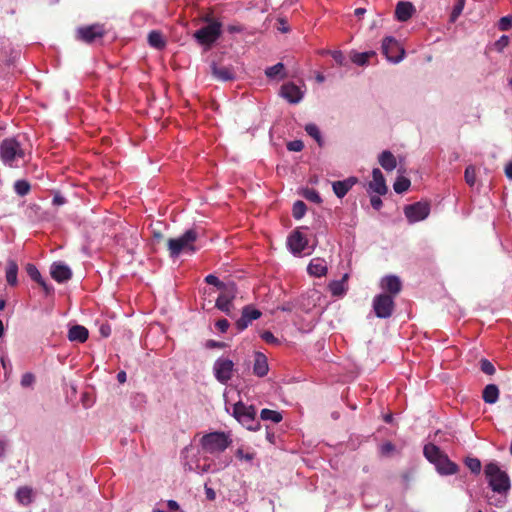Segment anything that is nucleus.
Listing matches in <instances>:
<instances>
[{
  "mask_svg": "<svg viewBox=\"0 0 512 512\" xmlns=\"http://www.w3.org/2000/svg\"><path fill=\"white\" fill-rule=\"evenodd\" d=\"M426 459L434 464L437 472L441 475H452L457 473L458 466L452 462L448 456L440 450L438 446L428 443L423 449Z\"/></svg>",
  "mask_w": 512,
  "mask_h": 512,
  "instance_id": "obj_1",
  "label": "nucleus"
},
{
  "mask_svg": "<svg viewBox=\"0 0 512 512\" xmlns=\"http://www.w3.org/2000/svg\"><path fill=\"white\" fill-rule=\"evenodd\" d=\"M25 156V150L17 139L6 138L1 142L0 159L4 165L18 167L20 163H25Z\"/></svg>",
  "mask_w": 512,
  "mask_h": 512,
  "instance_id": "obj_2",
  "label": "nucleus"
},
{
  "mask_svg": "<svg viewBox=\"0 0 512 512\" xmlns=\"http://www.w3.org/2000/svg\"><path fill=\"white\" fill-rule=\"evenodd\" d=\"M484 473L492 491L498 495H506L510 490V478L495 462L486 464Z\"/></svg>",
  "mask_w": 512,
  "mask_h": 512,
  "instance_id": "obj_3",
  "label": "nucleus"
},
{
  "mask_svg": "<svg viewBox=\"0 0 512 512\" xmlns=\"http://www.w3.org/2000/svg\"><path fill=\"white\" fill-rule=\"evenodd\" d=\"M232 443V439L225 432H211L200 439V445L205 453L217 455L224 452Z\"/></svg>",
  "mask_w": 512,
  "mask_h": 512,
  "instance_id": "obj_4",
  "label": "nucleus"
},
{
  "mask_svg": "<svg viewBox=\"0 0 512 512\" xmlns=\"http://www.w3.org/2000/svg\"><path fill=\"white\" fill-rule=\"evenodd\" d=\"M197 238L198 233L195 229H189L177 238H170L167 242L170 256L177 257L182 252L194 253L196 251L194 243Z\"/></svg>",
  "mask_w": 512,
  "mask_h": 512,
  "instance_id": "obj_5",
  "label": "nucleus"
},
{
  "mask_svg": "<svg viewBox=\"0 0 512 512\" xmlns=\"http://www.w3.org/2000/svg\"><path fill=\"white\" fill-rule=\"evenodd\" d=\"M233 416L249 430H257L259 422L256 420V409L254 406H247L239 401L233 405Z\"/></svg>",
  "mask_w": 512,
  "mask_h": 512,
  "instance_id": "obj_6",
  "label": "nucleus"
},
{
  "mask_svg": "<svg viewBox=\"0 0 512 512\" xmlns=\"http://www.w3.org/2000/svg\"><path fill=\"white\" fill-rule=\"evenodd\" d=\"M221 35V23L214 21L194 33L201 45L211 46Z\"/></svg>",
  "mask_w": 512,
  "mask_h": 512,
  "instance_id": "obj_7",
  "label": "nucleus"
},
{
  "mask_svg": "<svg viewBox=\"0 0 512 512\" xmlns=\"http://www.w3.org/2000/svg\"><path fill=\"white\" fill-rule=\"evenodd\" d=\"M237 294V289L234 283H228L227 286L221 289V293L218 296L215 306L227 314L228 316L232 315L233 308V300L235 299Z\"/></svg>",
  "mask_w": 512,
  "mask_h": 512,
  "instance_id": "obj_8",
  "label": "nucleus"
},
{
  "mask_svg": "<svg viewBox=\"0 0 512 512\" xmlns=\"http://www.w3.org/2000/svg\"><path fill=\"white\" fill-rule=\"evenodd\" d=\"M381 49L387 60L392 63L400 62L405 55L404 48L391 36L383 39Z\"/></svg>",
  "mask_w": 512,
  "mask_h": 512,
  "instance_id": "obj_9",
  "label": "nucleus"
},
{
  "mask_svg": "<svg viewBox=\"0 0 512 512\" xmlns=\"http://www.w3.org/2000/svg\"><path fill=\"white\" fill-rule=\"evenodd\" d=\"M373 309L378 318H389L394 310V298L388 294H379L373 299Z\"/></svg>",
  "mask_w": 512,
  "mask_h": 512,
  "instance_id": "obj_10",
  "label": "nucleus"
},
{
  "mask_svg": "<svg viewBox=\"0 0 512 512\" xmlns=\"http://www.w3.org/2000/svg\"><path fill=\"white\" fill-rule=\"evenodd\" d=\"M430 206L428 203L417 202L404 208V214L409 223H416L428 217Z\"/></svg>",
  "mask_w": 512,
  "mask_h": 512,
  "instance_id": "obj_11",
  "label": "nucleus"
},
{
  "mask_svg": "<svg viewBox=\"0 0 512 512\" xmlns=\"http://www.w3.org/2000/svg\"><path fill=\"white\" fill-rule=\"evenodd\" d=\"M233 367L234 363L232 360L226 358L217 359L213 366L215 378L220 383L226 384L232 378Z\"/></svg>",
  "mask_w": 512,
  "mask_h": 512,
  "instance_id": "obj_12",
  "label": "nucleus"
},
{
  "mask_svg": "<svg viewBox=\"0 0 512 512\" xmlns=\"http://www.w3.org/2000/svg\"><path fill=\"white\" fill-rule=\"evenodd\" d=\"M105 34V30L102 25L94 24L86 27H80L77 30V36L79 39L86 43H92L97 38H102Z\"/></svg>",
  "mask_w": 512,
  "mask_h": 512,
  "instance_id": "obj_13",
  "label": "nucleus"
},
{
  "mask_svg": "<svg viewBox=\"0 0 512 512\" xmlns=\"http://www.w3.org/2000/svg\"><path fill=\"white\" fill-rule=\"evenodd\" d=\"M280 95L291 104H297L303 98L301 89L291 82L282 85Z\"/></svg>",
  "mask_w": 512,
  "mask_h": 512,
  "instance_id": "obj_14",
  "label": "nucleus"
},
{
  "mask_svg": "<svg viewBox=\"0 0 512 512\" xmlns=\"http://www.w3.org/2000/svg\"><path fill=\"white\" fill-rule=\"evenodd\" d=\"M261 316V312L251 306H245L242 310L241 317L236 321L238 330L242 331L246 329L249 324L258 319Z\"/></svg>",
  "mask_w": 512,
  "mask_h": 512,
  "instance_id": "obj_15",
  "label": "nucleus"
},
{
  "mask_svg": "<svg viewBox=\"0 0 512 512\" xmlns=\"http://www.w3.org/2000/svg\"><path fill=\"white\" fill-rule=\"evenodd\" d=\"M380 286L384 291L389 293V296H392L393 298L399 294L402 289L401 280L395 275H388L383 277L380 282Z\"/></svg>",
  "mask_w": 512,
  "mask_h": 512,
  "instance_id": "obj_16",
  "label": "nucleus"
},
{
  "mask_svg": "<svg viewBox=\"0 0 512 512\" xmlns=\"http://www.w3.org/2000/svg\"><path fill=\"white\" fill-rule=\"evenodd\" d=\"M308 245V240L306 237L299 231H294L288 237V246L293 254H300L303 252Z\"/></svg>",
  "mask_w": 512,
  "mask_h": 512,
  "instance_id": "obj_17",
  "label": "nucleus"
},
{
  "mask_svg": "<svg viewBox=\"0 0 512 512\" xmlns=\"http://www.w3.org/2000/svg\"><path fill=\"white\" fill-rule=\"evenodd\" d=\"M50 274L52 278L59 283L68 281L72 277L71 269L62 263H53Z\"/></svg>",
  "mask_w": 512,
  "mask_h": 512,
  "instance_id": "obj_18",
  "label": "nucleus"
},
{
  "mask_svg": "<svg viewBox=\"0 0 512 512\" xmlns=\"http://www.w3.org/2000/svg\"><path fill=\"white\" fill-rule=\"evenodd\" d=\"M415 7L411 2L399 1L395 9V17L398 21L405 22L412 17Z\"/></svg>",
  "mask_w": 512,
  "mask_h": 512,
  "instance_id": "obj_19",
  "label": "nucleus"
},
{
  "mask_svg": "<svg viewBox=\"0 0 512 512\" xmlns=\"http://www.w3.org/2000/svg\"><path fill=\"white\" fill-rule=\"evenodd\" d=\"M357 182L356 177H349L343 181L333 182L332 188L338 198H343Z\"/></svg>",
  "mask_w": 512,
  "mask_h": 512,
  "instance_id": "obj_20",
  "label": "nucleus"
},
{
  "mask_svg": "<svg viewBox=\"0 0 512 512\" xmlns=\"http://www.w3.org/2000/svg\"><path fill=\"white\" fill-rule=\"evenodd\" d=\"M373 180L370 182V188L379 195H384L387 192V186L384 176L380 169L374 168L372 171Z\"/></svg>",
  "mask_w": 512,
  "mask_h": 512,
  "instance_id": "obj_21",
  "label": "nucleus"
},
{
  "mask_svg": "<svg viewBox=\"0 0 512 512\" xmlns=\"http://www.w3.org/2000/svg\"><path fill=\"white\" fill-rule=\"evenodd\" d=\"M212 75L220 81H231L235 79V71L232 67L218 66L216 63L211 65Z\"/></svg>",
  "mask_w": 512,
  "mask_h": 512,
  "instance_id": "obj_22",
  "label": "nucleus"
},
{
  "mask_svg": "<svg viewBox=\"0 0 512 512\" xmlns=\"http://www.w3.org/2000/svg\"><path fill=\"white\" fill-rule=\"evenodd\" d=\"M269 371L267 358L262 353H256L255 354V360H254V366H253V372L258 377H264L267 375Z\"/></svg>",
  "mask_w": 512,
  "mask_h": 512,
  "instance_id": "obj_23",
  "label": "nucleus"
},
{
  "mask_svg": "<svg viewBox=\"0 0 512 512\" xmlns=\"http://www.w3.org/2000/svg\"><path fill=\"white\" fill-rule=\"evenodd\" d=\"M26 272L32 280L37 282L44 289L46 294H50L51 292H53V288L47 285V283L43 280L39 270L36 268L35 265L27 264Z\"/></svg>",
  "mask_w": 512,
  "mask_h": 512,
  "instance_id": "obj_24",
  "label": "nucleus"
},
{
  "mask_svg": "<svg viewBox=\"0 0 512 512\" xmlns=\"http://www.w3.org/2000/svg\"><path fill=\"white\" fill-rule=\"evenodd\" d=\"M88 336V330L81 325H74L68 331V339L70 341L83 343L88 339Z\"/></svg>",
  "mask_w": 512,
  "mask_h": 512,
  "instance_id": "obj_25",
  "label": "nucleus"
},
{
  "mask_svg": "<svg viewBox=\"0 0 512 512\" xmlns=\"http://www.w3.org/2000/svg\"><path fill=\"white\" fill-rule=\"evenodd\" d=\"M308 272L316 277L324 276L327 273L326 261L321 258L313 259L308 265Z\"/></svg>",
  "mask_w": 512,
  "mask_h": 512,
  "instance_id": "obj_26",
  "label": "nucleus"
},
{
  "mask_svg": "<svg viewBox=\"0 0 512 512\" xmlns=\"http://www.w3.org/2000/svg\"><path fill=\"white\" fill-rule=\"evenodd\" d=\"M17 501L24 506H27L33 501V491L28 486H22L18 488L16 492Z\"/></svg>",
  "mask_w": 512,
  "mask_h": 512,
  "instance_id": "obj_27",
  "label": "nucleus"
},
{
  "mask_svg": "<svg viewBox=\"0 0 512 512\" xmlns=\"http://www.w3.org/2000/svg\"><path fill=\"white\" fill-rule=\"evenodd\" d=\"M379 163L386 171H392L396 168V159L390 151H383L379 155Z\"/></svg>",
  "mask_w": 512,
  "mask_h": 512,
  "instance_id": "obj_28",
  "label": "nucleus"
},
{
  "mask_svg": "<svg viewBox=\"0 0 512 512\" xmlns=\"http://www.w3.org/2000/svg\"><path fill=\"white\" fill-rule=\"evenodd\" d=\"M18 265L13 260H8L6 267V281L11 286H16L18 283L17 279Z\"/></svg>",
  "mask_w": 512,
  "mask_h": 512,
  "instance_id": "obj_29",
  "label": "nucleus"
},
{
  "mask_svg": "<svg viewBox=\"0 0 512 512\" xmlns=\"http://www.w3.org/2000/svg\"><path fill=\"white\" fill-rule=\"evenodd\" d=\"M483 400L488 404H494L499 397L498 387L494 384L487 385L483 390Z\"/></svg>",
  "mask_w": 512,
  "mask_h": 512,
  "instance_id": "obj_30",
  "label": "nucleus"
},
{
  "mask_svg": "<svg viewBox=\"0 0 512 512\" xmlns=\"http://www.w3.org/2000/svg\"><path fill=\"white\" fill-rule=\"evenodd\" d=\"M348 275L345 274L341 280L332 281L329 284V290L334 296H343L346 292L345 281L347 280Z\"/></svg>",
  "mask_w": 512,
  "mask_h": 512,
  "instance_id": "obj_31",
  "label": "nucleus"
},
{
  "mask_svg": "<svg viewBox=\"0 0 512 512\" xmlns=\"http://www.w3.org/2000/svg\"><path fill=\"white\" fill-rule=\"evenodd\" d=\"M148 43L150 46L156 49H162L165 47L166 42L163 35L159 31H151L148 35Z\"/></svg>",
  "mask_w": 512,
  "mask_h": 512,
  "instance_id": "obj_32",
  "label": "nucleus"
},
{
  "mask_svg": "<svg viewBox=\"0 0 512 512\" xmlns=\"http://www.w3.org/2000/svg\"><path fill=\"white\" fill-rule=\"evenodd\" d=\"M284 65L282 63H277L275 64L274 66H271V67H268L266 70H265V74L268 78H284L285 77V74H284Z\"/></svg>",
  "mask_w": 512,
  "mask_h": 512,
  "instance_id": "obj_33",
  "label": "nucleus"
},
{
  "mask_svg": "<svg viewBox=\"0 0 512 512\" xmlns=\"http://www.w3.org/2000/svg\"><path fill=\"white\" fill-rule=\"evenodd\" d=\"M260 416L262 420H270L274 423H279L283 419L280 412L270 409H263L260 413Z\"/></svg>",
  "mask_w": 512,
  "mask_h": 512,
  "instance_id": "obj_34",
  "label": "nucleus"
},
{
  "mask_svg": "<svg viewBox=\"0 0 512 512\" xmlns=\"http://www.w3.org/2000/svg\"><path fill=\"white\" fill-rule=\"evenodd\" d=\"M410 187V180L405 177H398L393 185L396 193H403Z\"/></svg>",
  "mask_w": 512,
  "mask_h": 512,
  "instance_id": "obj_35",
  "label": "nucleus"
},
{
  "mask_svg": "<svg viewBox=\"0 0 512 512\" xmlns=\"http://www.w3.org/2000/svg\"><path fill=\"white\" fill-rule=\"evenodd\" d=\"M30 184L26 180H17L14 183V190L19 196H25L30 191Z\"/></svg>",
  "mask_w": 512,
  "mask_h": 512,
  "instance_id": "obj_36",
  "label": "nucleus"
},
{
  "mask_svg": "<svg viewBox=\"0 0 512 512\" xmlns=\"http://www.w3.org/2000/svg\"><path fill=\"white\" fill-rule=\"evenodd\" d=\"M306 204L303 201H296L292 208V215L295 219H301L306 213Z\"/></svg>",
  "mask_w": 512,
  "mask_h": 512,
  "instance_id": "obj_37",
  "label": "nucleus"
},
{
  "mask_svg": "<svg viewBox=\"0 0 512 512\" xmlns=\"http://www.w3.org/2000/svg\"><path fill=\"white\" fill-rule=\"evenodd\" d=\"M464 7H465V0H457L456 1L455 5L452 9L451 15H450V22H452V23L456 22L458 17L461 15Z\"/></svg>",
  "mask_w": 512,
  "mask_h": 512,
  "instance_id": "obj_38",
  "label": "nucleus"
},
{
  "mask_svg": "<svg viewBox=\"0 0 512 512\" xmlns=\"http://www.w3.org/2000/svg\"><path fill=\"white\" fill-rule=\"evenodd\" d=\"M305 131L307 132V134L309 136L314 138L318 142L319 145H321V142H322L321 133L315 124H312V123L307 124L305 126Z\"/></svg>",
  "mask_w": 512,
  "mask_h": 512,
  "instance_id": "obj_39",
  "label": "nucleus"
},
{
  "mask_svg": "<svg viewBox=\"0 0 512 512\" xmlns=\"http://www.w3.org/2000/svg\"><path fill=\"white\" fill-rule=\"evenodd\" d=\"M303 196L305 197V199H307L308 201H311L313 203L319 204L322 202V199H321L319 193L314 189H309V188L305 189L303 191Z\"/></svg>",
  "mask_w": 512,
  "mask_h": 512,
  "instance_id": "obj_40",
  "label": "nucleus"
},
{
  "mask_svg": "<svg viewBox=\"0 0 512 512\" xmlns=\"http://www.w3.org/2000/svg\"><path fill=\"white\" fill-rule=\"evenodd\" d=\"M464 177H465L466 183L469 186H473L475 184V182H476V169H475V167L472 166V165H469L465 169Z\"/></svg>",
  "mask_w": 512,
  "mask_h": 512,
  "instance_id": "obj_41",
  "label": "nucleus"
},
{
  "mask_svg": "<svg viewBox=\"0 0 512 512\" xmlns=\"http://www.w3.org/2000/svg\"><path fill=\"white\" fill-rule=\"evenodd\" d=\"M466 466L471 470L473 473H480L481 471V462L477 458H467L465 461Z\"/></svg>",
  "mask_w": 512,
  "mask_h": 512,
  "instance_id": "obj_42",
  "label": "nucleus"
},
{
  "mask_svg": "<svg viewBox=\"0 0 512 512\" xmlns=\"http://www.w3.org/2000/svg\"><path fill=\"white\" fill-rule=\"evenodd\" d=\"M35 383V376L31 372L24 373L21 377L20 384L23 388L32 387Z\"/></svg>",
  "mask_w": 512,
  "mask_h": 512,
  "instance_id": "obj_43",
  "label": "nucleus"
},
{
  "mask_svg": "<svg viewBox=\"0 0 512 512\" xmlns=\"http://www.w3.org/2000/svg\"><path fill=\"white\" fill-rule=\"evenodd\" d=\"M481 371L487 375H493L495 373L494 365L487 359H482L480 361Z\"/></svg>",
  "mask_w": 512,
  "mask_h": 512,
  "instance_id": "obj_44",
  "label": "nucleus"
},
{
  "mask_svg": "<svg viewBox=\"0 0 512 512\" xmlns=\"http://www.w3.org/2000/svg\"><path fill=\"white\" fill-rule=\"evenodd\" d=\"M205 282L210 285L216 286L218 289H222L223 287L227 286V284L221 282L218 277H216L213 274H209L205 278Z\"/></svg>",
  "mask_w": 512,
  "mask_h": 512,
  "instance_id": "obj_45",
  "label": "nucleus"
},
{
  "mask_svg": "<svg viewBox=\"0 0 512 512\" xmlns=\"http://www.w3.org/2000/svg\"><path fill=\"white\" fill-rule=\"evenodd\" d=\"M512 26V16H505L499 20L498 27L501 31H508Z\"/></svg>",
  "mask_w": 512,
  "mask_h": 512,
  "instance_id": "obj_46",
  "label": "nucleus"
},
{
  "mask_svg": "<svg viewBox=\"0 0 512 512\" xmlns=\"http://www.w3.org/2000/svg\"><path fill=\"white\" fill-rule=\"evenodd\" d=\"M351 60L360 66H363L367 63V54L366 53H354L351 57Z\"/></svg>",
  "mask_w": 512,
  "mask_h": 512,
  "instance_id": "obj_47",
  "label": "nucleus"
},
{
  "mask_svg": "<svg viewBox=\"0 0 512 512\" xmlns=\"http://www.w3.org/2000/svg\"><path fill=\"white\" fill-rule=\"evenodd\" d=\"M261 338L268 344H279V340L270 331H264L261 334Z\"/></svg>",
  "mask_w": 512,
  "mask_h": 512,
  "instance_id": "obj_48",
  "label": "nucleus"
},
{
  "mask_svg": "<svg viewBox=\"0 0 512 512\" xmlns=\"http://www.w3.org/2000/svg\"><path fill=\"white\" fill-rule=\"evenodd\" d=\"M304 147V144L301 140H294V141H290L288 144H287V149L289 151H294V152H300Z\"/></svg>",
  "mask_w": 512,
  "mask_h": 512,
  "instance_id": "obj_49",
  "label": "nucleus"
},
{
  "mask_svg": "<svg viewBox=\"0 0 512 512\" xmlns=\"http://www.w3.org/2000/svg\"><path fill=\"white\" fill-rule=\"evenodd\" d=\"M184 467H185L186 470H189V471L195 470V471H197L198 473H201V474L210 471V464L204 465L203 467L197 466L196 468H193L190 464L184 463Z\"/></svg>",
  "mask_w": 512,
  "mask_h": 512,
  "instance_id": "obj_50",
  "label": "nucleus"
},
{
  "mask_svg": "<svg viewBox=\"0 0 512 512\" xmlns=\"http://www.w3.org/2000/svg\"><path fill=\"white\" fill-rule=\"evenodd\" d=\"M395 449L394 445L391 443V442H386L384 444L381 445L380 447V453L383 455V456H387L389 455L391 452H393Z\"/></svg>",
  "mask_w": 512,
  "mask_h": 512,
  "instance_id": "obj_51",
  "label": "nucleus"
},
{
  "mask_svg": "<svg viewBox=\"0 0 512 512\" xmlns=\"http://www.w3.org/2000/svg\"><path fill=\"white\" fill-rule=\"evenodd\" d=\"M8 447H9L8 439L0 437V459L5 457Z\"/></svg>",
  "mask_w": 512,
  "mask_h": 512,
  "instance_id": "obj_52",
  "label": "nucleus"
},
{
  "mask_svg": "<svg viewBox=\"0 0 512 512\" xmlns=\"http://www.w3.org/2000/svg\"><path fill=\"white\" fill-rule=\"evenodd\" d=\"M215 326L220 332L225 333L229 328V322L226 319H220L215 323Z\"/></svg>",
  "mask_w": 512,
  "mask_h": 512,
  "instance_id": "obj_53",
  "label": "nucleus"
},
{
  "mask_svg": "<svg viewBox=\"0 0 512 512\" xmlns=\"http://www.w3.org/2000/svg\"><path fill=\"white\" fill-rule=\"evenodd\" d=\"M332 57L333 59L339 64V65H343L344 64V60H345V57L344 55L342 54L341 51H334L332 52Z\"/></svg>",
  "mask_w": 512,
  "mask_h": 512,
  "instance_id": "obj_54",
  "label": "nucleus"
},
{
  "mask_svg": "<svg viewBox=\"0 0 512 512\" xmlns=\"http://www.w3.org/2000/svg\"><path fill=\"white\" fill-rule=\"evenodd\" d=\"M370 202L372 207L376 210H379L382 206V200L379 196H372Z\"/></svg>",
  "mask_w": 512,
  "mask_h": 512,
  "instance_id": "obj_55",
  "label": "nucleus"
},
{
  "mask_svg": "<svg viewBox=\"0 0 512 512\" xmlns=\"http://www.w3.org/2000/svg\"><path fill=\"white\" fill-rule=\"evenodd\" d=\"M237 456L245 461H251L254 458L253 453H244L241 449L237 451Z\"/></svg>",
  "mask_w": 512,
  "mask_h": 512,
  "instance_id": "obj_56",
  "label": "nucleus"
},
{
  "mask_svg": "<svg viewBox=\"0 0 512 512\" xmlns=\"http://www.w3.org/2000/svg\"><path fill=\"white\" fill-rule=\"evenodd\" d=\"M509 43L508 36H502L496 43V46L499 50H502L504 47H506Z\"/></svg>",
  "mask_w": 512,
  "mask_h": 512,
  "instance_id": "obj_57",
  "label": "nucleus"
},
{
  "mask_svg": "<svg viewBox=\"0 0 512 512\" xmlns=\"http://www.w3.org/2000/svg\"><path fill=\"white\" fill-rule=\"evenodd\" d=\"M205 494L206 498L210 501H213L216 498L215 491L211 487H208L207 485H205Z\"/></svg>",
  "mask_w": 512,
  "mask_h": 512,
  "instance_id": "obj_58",
  "label": "nucleus"
},
{
  "mask_svg": "<svg viewBox=\"0 0 512 512\" xmlns=\"http://www.w3.org/2000/svg\"><path fill=\"white\" fill-rule=\"evenodd\" d=\"M505 499L506 495H499V497H497L495 501H492V498H490L489 500L491 504H495L496 506L500 507L505 503Z\"/></svg>",
  "mask_w": 512,
  "mask_h": 512,
  "instance_id": "obj_59",
  "label": "nucleus"
},
{
  "mask_svg": "<svg viewBox=\"0 0 512 512\" xmlns=\"http://www.w3.org/2000/svg\"><path fill=\"white\" fill-rule=\"evenodd\" d=\"M207 346L211 347V348H224L226 346V344L223 343V342H217V341H214V340H210L207 343Z\"/></svg>",
  "mask_w": 512,
  "mask_h": 512,
  "instance_id": "obj_60",
  "label": "nucleus"
},
{
  "mask_svg": "<svg viewBox=\"0 0 512 512\" xmlns=\"http://www.w3.org/2000/svg\"><path fill=\"white\" fill-rule=\"evenodd\" d=\"M167 507L173 511H179V504L175 500H168Z\"/></svg>",
  "mask_w": 512,
  "mask_h": 512,
  "instance_id": "obj_61",
  "label": "nucleus"
},
{
  "mask_svg": "<svg viewBox=\"0 0 512 512\" xmlns=\"http://www.w3.org/2000/svg\"><path fill=\"white\" fill-rule=\"evenodd\" d=\"M1 364H2V367L4 368V370L6 371V373L11 372L12 366L8 360H6L5 358H1Z\"/></svg>",
  "mask_w": 512,
  "mask_h": 512,
  "instance_id": "obj_62",
  "label": "nucleus"
},
{
  "mask_svg": "<svg viewBox=\"0 0 512 512\" xmlns=\"http://www.w3.org/2000/svg\"><path fill=\"white\" fill-rule=\"evenodd\" d=\"M505 174L509 179L512 180V161L506 165Z\"/></svg>",
  "mask_w": 512,
  "mask_h": 512,
  "instance_id": "obj_63",
  "label": "nucleus"
},
{
  "mask_svg": "<svg viewBox=\"0 0 512 512\" xmlns=\"http://www.w3.org/2000/svg\"><path fill=\"white\" fill-rule=\"evenodd\" d=\"M53 203L56 205H62L65 203V199L60 195H55L53 198Z\"/></svg>",
  "mask_w": 512,
  "mask_h": 512,
  "instance_id": "obj_64",
  "label": "nucleus"
}]
</instances>
